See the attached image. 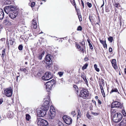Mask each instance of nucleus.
<instances>
[{
    "instance_id": "nucleus-6",
    "label": "nucleus",
    "mask_w": 126,
    "mask_h": 126,
    "mask_svg": "<svg viewBox=\"0 0 126 126\" xmlns=\"http://www.w3.org/2000/svg\"><path fill=\"white\" fill-rule=\"evenodd\" d=\"M50 101V99L49 97H47L44 99L43 104L42 107H44V108L46 109V110H48L49 107Z\"/></svg>"
},
{
    "instance_id": "nucleus-39",
    "label": "nucleus",
    "mask_w": 126,
    "mask_h": 126,
    "mask_svg": "<svg viewBox=\"0 0 126 126\" xmlns=\"http://www.w3.org/2000/svg\"><path fill=\"white\" fill-rule=\"evenodd\" d=\"M58 74L60 77H61L62 75H63V72H59L58 73Z\"/></svg>"
},
{
    "instance_id": "nucleus-21",
    "label": "nucleus",
    "mask_w": 126,
    "mask_h": 126,
    "mask_svg": "<svg viewBox=\"0 0 126 126\" xmlns=\"http://www.w3.org/2000/svg\"><path fill=\"white\" fill-rule=\"evenodd\" d=\"M114 92H118V94H119V93L118 92V91L117 88H113L111 90V91L110 92V93L111 94V93Z\"/></svg>"
},
{
    "instance_id": "nucleus-28",
    "label": "nucleus",
    "mask_w": 126,
    "mask_h": 126,
    "mask_svg": "<svg viewBox=\"0 0 126 126\" xmlns=\"http://www.w3.org/2000/svg\"><path fill=\"white\" fill-rule=\"evenodd\" d=\"M26 119L27 121H29L30 119L31 118V116L28 114H26Z\"/></svg>"
},
{
    "instance_id": "nucleus-2",
    "label": "nucleus",
    "mask_w": 126,
    "mask_h": 126,
    "mask_svg": "<svg viewBox=\"0 0 126 126\" xmlns=\"http://www.w3.org/2000/svg\"><path fill=\"white\" fill-rule=\"evenodd\" d=\"M36 122L38 126H46L48 125L47 121L40 118H37Z\"/></svg>"
},
{
    "instance_id": "nucleus-58",
    "label": "nucleus",
    "mask_w": 126,
    "mask_h": 126,
    "mask_svg": "<svg viewBox=\"0 0 126 126\" xmlns=\"http://www.w3.org/2000/svg\"><path fill=\"white\" fill-rule=\"evenodd\" d=\"M45 52L44 51H43L40 55L41 56H42V57H43L45 54Z\"/></svg>"
},
{
    "instance_id": "nucleus-4",
    "label": "nucleus",
    "mask_w": 126,
    "mask_h": 126,
    "mask_svg": "<svg viewBox=\"0 0 126 126\" xmlns=\"http://www.w3.org/2000/svg\"><path fill=\"white\" fill-rule=\"evenodd\" d=\"M51 56L49 55H47L45 57V63H46V66L48 68L50 67L52 63V61L51 58Z\"/></svg>"
},
{
    "instance_id": "nucleus-63",
    "label": "nucleus",
    "mask_w": 126,
    "mask_h": 126,
    "mask_svg": "<svg viewBox=\"0 0 126 126\" xmlns=\"http://www.w3.org/2000/svg\"><path fill=\"white\" fill-rule=\"evenodd\" d=\"M19 76H17L16 77V81H18V77H19Z\"/></svg>"
},
{
    "instance_id": "nucleus-5",
    "label": "nucleus",
    "mask_w": 126,
    "mask_h": 126,
    "mask_svg": "<svg viewBox=\"0 0 126 126\" xmlns=\"http://www.w3.org/2000/svg\"><path fill=\"white\" fill-rule=\"evenodd\" d=\"M46 109L42 107L37 111V113L39 117H43L46 115V111L48 110H46Z\"/></svg>"
},
{
    "instance_id": "nucleus-62",
    "label": "nucleus",
    "mask_w": 126,
    "mask_h": 126,
    "mask_svg": "<svg viewBox=\"0 0 126 126\" xmlns=\"http://www.w3.org/2000/svg\"><path fill=\"white\" fill-rule=\"evenodd\" d=\"M92 101V102L95 104V106H96V103L95 101H94L93 100Z\"/></svg>"
},
{
    "instance_id": "nucleus-59",
    "label": "nucleus",
    "mask_w": 126,
    "mask_h": 126,
    "mask_svg": "<svg viewBox=\"0 0 126 126\" xmlns=\"http://www.w3.org/2000/svg\"><path fill=\"white\" fill-rule=\"evenodd\" d=\"M95 70H96L98 72L99 71V69L98 68H95Z\"/></svg>"
},
{
    "instance_id": "nucleus-10",
    "label": "nucleus",
    "mask_w": 126,
    "mask_h": 126,
    "mask_svg": "<svg viewBox=\"0 0 126 126\" xmlns=\"http://www.w3.org/2000/svg\"><path fill=\"white\" fill-rule=\"evenodd\" d=\"M52 75L51 74L50 72H47L42 77V79L43 80H48L52 78Z\"/></svg>"
},
{
    "instance_id": "nucleus-19",
    "label": "nucleus",
    "mask_w": 126,
    "mask_h": 126,
    "mask_svg": "<svg viewBox=\"0 0 126 126\" xmlns=\"http://www.w3.org/2000/svg\"><path fill=\"white\" fill-rule=\"evenodd\" d=\"M46 86V90L47 92H49L51 90L52 87L53 86L51 85H45Z\"/></svg>"
},
{
    "instance_id": "nucleus-25",
    "label": "nucleus",
    "mask_w": 126,
    "mask_h": 126,
    "mask_svg": "<svg viewBox=\"0 0 126 126\" xmlns=\"http://www.w3.org/2000/svg\"><path fill=\"white\" fill-rule=\"evenodd\" d=\"M73 87L75 89L76 91V93L78 94L79 93L78 88L76 85H73Z\"/></svg>"
},
{
    "instance_id": "nucleus-34",
    "label": "nucleus",
    "mask_w": 126,
    "mask_h": 126,
    "mask_svg": "<svg viewBox=\"0 0 126 126\" xmlns=\"http://www.w3.org/2000/svg\"><path fill=\"white\" fill-rule=\"evenodd\" d=\"M122 113L124 116H126V113L125 110H122Z\"/></svg>"
},
{
    "instance_id": "nucleus-22",
    "label": "nucleus",
    "mask_w": 126,
    "mask_h": 126,
    "mask_svg": "<svg viewBox=\"0 0 126 126\" xmlns=\"http://www.w3.org/2000/svg\"><path fill=\"white\" fill-rule=\"evenodd\" d=\"M114 108H111V114L112 115H113L114 114L116 113V112L117 111V110L114 109Z\"/></svg>"
},
{
    "instance_id": "nucleus-37",
    "label": "nucleus",
    "mask_w": 126,
    "mask_h": 126,
    "mask_svg": "<svg viewBox=\"0 0 126 126\" xmlns=\"http://www.w3.org/2000/svg\"><path fill=\"white\" fill-rule=\"evenodd\" d=\"M81 43L82 45V46L84 48L85 46V43L84 41H82L81 43Z\"/></svg>"
},
{
    "instance_id": "nucleus-44",
    "label": "nucleus",
    "mask_w": 126,
    "mask_h": 126,
    "mask_svg": "<svg viewBox=\"0 0 126 126\" xmlns=\"http://www.w3.org/2000/svg\"><path fill=\"white\" fill-rule=\"evenodd\" d=\"M81 78H82L83 79H84V78H86L84 74L81 75Z\"/></svg>"
},
{
    "instance_id": "nucleus-43",
    "label": "nucleus",
    "mask_w": 126,
    "mask_h": 126,
    "mask_svg": "<svg viewBox=\"0 0 126 126\" xmlns=\"http://www.w3.org/2000/svg\"><path fill=\"white\" fill-rule=\"evenodd\" d=\"M78 17L79 19V21H82V18H81V16L80 15H78Z\"/></svg>"
},
{
    "instance_id": "nucleus-53",
    "label": "nucleus",
    "mask_w": 126,
    "mask_h": 126,
    "mask_svg": "<svg viewBox=\"0 0 126 126\" xmlns=\"http://www.w3.org/2000/svg\"><path fill=\"white\" fill-rule=\"evenodd\" d=\"M92 18V16H89V19L91 22H92V19H91V18Z\"/></svg>"
},
{
    "instance_id": "nucleus-46",
    "label": "nucleus",
    "mask_w": 126,
    "mask_h": 126,
    "mask_svg": "<svg viewBox=\"0 0 126 126\" xmlns=\"http://www.w3.org/2000/svg\"><path fill=\"white\" fill-rule=\"evenodd\" d=\"M89 46H90V48L91 49H93V47L92 46V45L91 44V43L89 44Z\"/></svg>"
},
{
    "instance_id": "nucleus-11",
    "label": "nucleus",
    "mask_w": 126,
    "mask_h": 126,
    "mask_svg": "<svg viewBox=\"0 0 126 126\" xmlns=\"http://www.w3.org/2000/svg\"><path fill=\"white\" fill-rule=\"evenodd\" d=\"M12 88L11 87H9L7 88L4 91L5 94L8 97L11 96L12 94Z\"/></svg>"
},
{
    "instance_id": "nucleus-36",
    "label": "nucleus",
    "mask_w": 126,
    "mask_h": 126,
    "mask_svg": "<svg viewBox=\"0 0 126 126\" xmlns=\"http://www.w3.org/2000/svg\"><path fill=\"white\" fill-rule=\"evenodd\" d=\"M99 40L100 42L102 43L104 46H105V43L106 42V41H104L103 40H101L100 39H99Z\"/></svg>"
},
{
    "instance_id": "nucleus-64",
    "label": "nucleus",
    "mask_w": 126,
    "mask_h": 126,
    "mask_svg": "<svg viewBox=\"0 0 126 126\" xmlns=\"http://www.w3.org/2000/svg\"><path fill=\"white\" fill-rule=\"evenodd\" d=\"M102 94L103 96L104 97H105V94L104 93V92H103L102 93Z\"/></svg>"
},
{
    "instance_id": "nucleus-47",
    "label": "nucleus",
    "mask_w": 126,
    "mask_h": 126,
    "mask_svg": "<svg viewBox=\"0 0 126 126\" xmlns=\"http://www.w3.org/2000/svg\"><path fill=\"white\" fill-rule=\"evenodd\" d=\"M13 42L14 41H12V40H10V43L11 45H13Z\"/></svg>"
},
{
    "instance_id": "nucleus-49",
    "label": "nucleus",
    "mask_w": 126,
    "mask_h": 126,
    "mask_svg": "<svg viewBox=\"0 0 126 126\" xmlns=\"http://www.w3.org/2000/svg\"><path fill=\"white\" fill-rule=\"evenodd\" d=\"M103 4L101 5V7L102 8V10H103V7H102L104 6V1L103 0Z\"/></svg>"
},
{
    "instance_id": "nucleus-55",
    "label": "nucleus",
    "mask_w": 126,
    "mask_h": 126,
    "mask_svg": "<svg viewBox=\"0 0 126 126\" xmlns=\"http://www.w3.org/2000/svg\"><path fill=\"white\" fill-rule=\"evenodd\" d=\"M109 51L110 52H111L112 51V49L111 47H110L109 49Z\"/></svg>"
},
{
    "instance_id": "nucleus-24",
    "label": "nucleus",
    "mask_w": 126,
    "mask_h": 126,
    "mask_svg": "<svg viewBox=\"0 0 126 126\" xmlns=\"http://www.w3.org/2000/svg\"><path fill=\"white\" fill-rule=\"evenodd\" d=\"M114 6L115 7L118 8L120 7V5L119 3L114 2L113 4Z\"/></svg>"
},
{
    "instance_id": "nucleus-27",
    "label": "nucleus",
    "mask_w": 126,
    "mask_h": 126,
    "mask_svg": "<svg viewBox=\"0 0 126 126\" xmlns=\"http://www.w3.org/2000/svg\"><path fill=\"white\" fill-rule=\"evenodd\" d=\"M5 55V49H4L2 51L1 57L2 58L4 57V56Z\"/></svg>"
},
{
    "instance_id": "nucleus-18",
    "label": "nucleus",
    "mask_w": 126,
    "mask_h": 126,
    "mask_svg": "<svg viewBox=\"0 0 126 126\" xmlns=\"http://www.w3.org/2000/svg\"><path fill=\"white\" fill-rule=\"evenodd\" d=\"M4 16V14L2 9H0V19H2Z\"/></svg>"
},
{
    "instance_id": "nucleus-50",
    "label": "nucleus",
    "mask_w": 126,
    "mask_h": 126,
    "mask_svg": "<svg viewBox=\"0 0 126 126\" xmlns=\"http://www.w3.org/2000/svg\"><path fill=\"white\" fill-rule=\"evenodd\" d=\"M43 57L41 56V55H39V56L38 57V58L40 60H41L42 59V57Z\"/></svg>"
},
{
    "instance_id": "nucleus-3",
    "label": "nucleus",
    "mask_w": 126,
    "mask_h": 126,
    "mask_svg": "<svg viewBox=\"0 0 126 126\" xmlns=\"http://www.w3.org/2000/svg\"><path fill=\"white\" fill-rule=\"evenodd\" d=\"M15 7H16L14 6L9 5L4 7V11L7 14H9L15 11Z\"/></svg>"
},
{
    "instance_id": "nucleus-1",
    "label": "nucleus",
    "mask_w": 126,
    "mask_h": 126,
    "mask_svg": "<svg viewBox=\"0 0 126 126\" xmlns=\"http://www.w3.org/2000/svg\"><path fill=\"white\" fill-rule=\"evenodd\" d=\"M123 117L122 115L120 113L116 112L113 116V120L115 123H117L121 121Z\"/></svg>"
},
{
    "instance_id": "nucleus-52",
    "label": "nucleus",
    "mask_w": 126,
    "mask_h": 126,
    "mask_svg": "<svg viewBox=\"0 0 126 126\" xmlns=\"http://www.w3.org/2000/svg\"><path fill=\"white\" fill-rule=\"evenodd\" d=\"M5 38H2L0 39V40L2 42L5 41Z\"/></svg>"
},
{
    "instance_id": "nucleus-56",
    "label": "nucleus",
    "mask_w": 126,
    "mask_h": 126,
    "mask_svg": "<svg viewBox=\"0 0 126 126\" xmlns=\"http://www.w3.org/2000/svg\"><path fill=\"white\" fill-rule=\"evenodd\" d=\"M71 114L73 115V116H74L75 115V111H73L71 112Z\"/></svg>"
},
{
    "instance_id": "nucleus-48",
    "label": "nucleus",
    "mask_w": 126,
    "mask_h": 126,
    "mask_svg": "<svg viewBox=\"0 0 126 126\" xmlns=\"http://www.w3.org/2000/svg\"><path fill=\"white\" fill-rule=\"evenodd\" d=\"M81 2L82 5L83 7V8H84V3L82 0H81Z\"/></svg>"
},
{
    "instance_id": "nucleus-13",
    "label": "nucleus",
    "mask_w": 126,
    "mask_h": 126,
    "mask_svg": "<svg viewBox=\"0 0 126 126\" xmlns=\"http://www.w3.org/2000/svg\"><path fill=\"white\" fill-rule=\"evenodd\" d=\"M51 118H52L55 116V112L54 109L52 106H51L50 110V113H49Z\"/></svg>"
},
{
    "instance_id": "nucleus-14",
    "label": "nucleus",
    "mask_w": 126,
    "mask_h": 126,
    "mask_svg": "<svg viewBox=\"0 0 126 126\" xmlns=\"http://www.w3.org/2000/svg\"><path fill=\"white\" fill-rule=\"evenodd\" d=\"M111 63L112 65L115 69H116L118 68V66L116 64V60L115 59H113L112 60Z\"/></svg>"
},
{
    "instance_id": "nucleus-33",
    "label": "nucleus",
    "mask_w": 126,
    "mask_h": 126,
    "mask_svg": "<svg viewBox=\"0 0 126 126\" xmlns=\"http://www.w3.org/2000/svg\"><path fill=\"white\" fill-rule=\"evenodd\" d=\"M108 39L109 41L111 42H112L113 40V38L112 37L110 36L108 38Z\"/></svg>"
},
{
    "instance_id": "nucleus-35",
    "label": "nucleus",
    "mask_w": 126,
    "mask_h": 126,
    "mask_svg": "<svg viewBox=\"0 0 126 126\" xmlns=\"http://www.w3.org/2000/svg\"><path fill=\"white\" fill-rule=\"evenodd\" d=\"M87 5L88 7L89 8H90L92 6V4L91 3H90L89 2H88L87 3Z\"/></svg>"
},
{
    "instance_id": "nucleus-16",
    "label": "nucleus",
    "mask_w": 126,
    "mask_h": 126,
    "mask_svg": "<svg viewBox=\"0 0 126 126\" xmlns=\"http://www.w3.org/2000/svg\"><path fill=\"white\" fill-rule=\"evenodd\" d=\"M31 27L34 29H36L37 27V24L36 21L35 19H33L32 20Z\"/></svg>"
},
{
    "instance_id": "nucleus-20",
    "label": "nucleus",
    "mask_w": 126,
    "mask_h": 126,
    "mask_svg": "<svg viewBox=\"0 0 126 126\" xmlns=\"http://www.w3.org/2000/svg\"><path fill=\"white\" fill-rule=\"evenodd\" d=\"M2 2L3 4L5 5L10 4L11 3V1L9 0H3Z\"/></svg>"
},
{
    "instance_id": "nucleus-26",
    "label": "nucleus",
    "mask_w": 126,
    "mask_h": 126,
    "mask_svg": "<svg viewBox=\"0 0 126 126\" xmlns=\"http://www.w3.org/2000/svg\"><path fill=\"white\" fill-rule=\"evenodd\" d=\"M81 116V113L80 110H78V114L77 115V118H80Z\"/></svg>"
},
{
    "instance_id": "nucleus-61",
    "label": "nucleus",
    "mask_w": 126,
    "mask_h": 126,
    "mask_svg": "<svg viewBox=\"0 0 126 126\" xmlns=\"http://www.w3.org/2000/svg\"><path fill=\"white\" fill-rule=\"evenodd\" d=\"M94 66L95 68H97V65L96 64H94Z\"/></svg>"
},
{
    "instance_id": "nucleus-23",
    "label": "nucleus",
    "mask_w": 126,
    "mask_h": 126,
    "mask_svg": "<svg viewBox=\"0 0 126 126\" xmlns=\"http://www.w3.org/2000/svg\"><path fill=\"white\" fill-rule=\"evenodd\" d=\"M76 47L79 49H80L81 50L83 51L84 50V47L82 46L81 47L79 45H76Z\"/></svg>"
},
{
    "instance_id": "nucleus-54",
    "label": "nucleus",
    "mask_w": 126,
    "mask_h": 126,
    "mask_svg": "<svg viewBox=\"0 0 126 126\" xmlns=\"http://www.w3.org/2000/svg\"><path fill=\"white\" fill-rule=\"evenodd\" d=\"M3 99H0V105L3 102Z\"/></svg>"
},
{
    "instance_id": "nucleus-38",
    "label": "nucleus",
    "mask_w": 126,
    "mask_h": 126,
    "mask_svg": "<svg viewBox=\"0 0 126 126\" xmlns=\"http://www.w3.org/2000/svg\"><path fill=\"white\" fill-rule=\"evenodd\" d=\"M23 46L21 45H19L18 47V48L19 50H21L22 49Z\"/></svg>"
},
{
    "instance_id": "nucleus-12",
    "label": "nucleus",
    "mask_w": 126,
    "mask_h": 126,
    "mask_svg": "<svg viewBox=\"0 0 126 126\" xmlns=\"http://www.w3.org/2000/svg\"><path fill=\"white\" fill-rule=\"evenodd\" d=\"M18 13L16 10L14 11V12L9 14V16L11 19H14L17 16Z\"/></svg>"
},
{
    "instance_id": "nucleus-9",
    "label": "nucleus",
    "mask_w": 126,
    "mask_h": 126,
    "mask_svg": "<svg viewBox=\"0 0 126 126\" xmlns=\"http://www.w3.org/2000/svg\"><path fill=\"white\" fill-rule=\"evenodd\" d=\"M63 119L65 123L67 124L70 125L72 123V119L70 117L67 115L63 116Z\"/></svg>"
},
{
    "instance_id": "nucleus-29",
    "label": "nucleus",
    "mask_w": 126,
    "mask_h": 126,
    "mask_svg": "<svg viewBox=\"0 0 126 126\" xmlns=\"http://www.w3.org/2000/svg\"><path fill=\"white\" fill-rule=\"evenodd\" d=\"M99 86L100 88V89L101 90L102 93L103 92H104V90L102 86V84L101 83H99Z\"/></svg>"
},
{
    "instance_id": "nucleus-8",
    "label": "nucleus",
    "mask_w": 126,
    "mask_h": 126,
    "mask_svg": "<svg viewBox=\"0 0 126 126\" xmlns=\"http://www.w3.org/2000/svg\"><path fill=\"white\" fill-rule=\"evenodd\" d=\"M123 106L121 103L117 101H115L112 102L110 105L111 108H114L115 107L122 108Z\"/></svg>"
},
{
    "instance_id": "nucleus-41",
    "label": "nucleus",
    "mask_w": 126,
    "mask_h": 126,
    "mask_svg": "<svg viewBox=\"0 0 126 126\" xmlns=\"http://www.w3.org/2000/svg\"><path fill=\"white\" fill-rule=\"evenodd\" d=\"M82 30V28L81 26H79L77 30L78 31H81Z\"/></svg>"
},
{
    "instance_id": "nucleus-17",
    "label": "nucleus",
    "mask_w": 126,
    "mask_h": 126,
    "mask_svg": "<svg viewBox=\"0 0 126 126\" xmlns=\"http://www.w3.org/2000/svg\"><path fill=\"white\" fill-rule=\"evenodd\" d=\"M55 82H54V80L53 79L50 81H49L47 82L46 84H45V85H52V86H54L55 85Z\"/></svg>"
},
{
    "instance_id": "nucleus-7",
    "label": "nucleus",
    "mask_w": 126,
    "mask_h": 126,
    "mask_svg": "<svg viewBox=\"0 0 126 126\" xmlns=\"http://www.w3.org/2000/svg\"><path fill=\"white\" fill-rule=\"evenodd\" d=\"M89 95L88 91L86 89H83L80 92V96L83 98H85Z\"/></svg>"
},
{
    "instance_id": "nucleus-42",
    "label": "nucleus",
    "mask_w": 126,
    "mask_h": 126,
    "mask_svg": "<svg viewBox=\"0 0 126 126\" xmlns=\"http://www.w3.org/2000/svg\"><path fill=\"white\" fill-rule=\"evenodd\" d=\"M35 3L34 2H32L31 3V6L32 7H33L35 5Z\"/></svg>"
},
{
    "instance_id": "nucleus-51",
    "label": "nucleus",
    "mask_w": 126,
    "mask_h": 126,
    "mask_svg": "<svg viewBox=\"0 0 126 126\" xmlns=\"http://www.w3.org/2000/svg\"><path fill=\"white\" fill-rule=\"evenodd\" d=\"M99 104H101L102 103L101 102L99 99L97 100Z\"/></svg>"
},
{
    "instance_id": "nucleus-32",
    "label": "nucleus",
    "mask_w": 126,
    "mask_h": 126,
    "mask_svg": "<svg viewBox=\"0 0 126 126\" xmlns=\"http://www.w3.org/2000/svg\"><path fill=\"white\" fill-rule=\"evenodd\" d=\"M88 64L87 63L85 64H84L82 67V69L84 70L88 66Z\"/></svg>"
},
{
    "instance_id": "nucleus-45",
    "label": "nucleus",
    "mask_w": 126,
    "mask_h": 126,
    "mask_svg": "<svg viewBox=\"0 0 126 126\" xmlns=\"http://www.w3.org/2000/svg\"><path fill=\"white\" fill-rule=\"evenodd\" d=\"M92 114L93 115H97L98 114L96 112H92Z\"/></svg>"
},
{
    "instance_id": "nucleus-40",
    "label": "nucleus",
    "mask_w": 126,
    "mask_h": 126,
    "mask_svg": "<svg viewBox=\"0 0 126 126\" xmlns=\"http://www.w3.org/2000/svg\"><path fill=\"white\" fill-rule=\"evenodd\" d=\"M83 79L84 80V81L85 82L87 85L88 86V83L87 80V79H86V78H84V79Z\"/></svg>"
},
{
    "instance_id": "nucleus-31",
    "label": "nucleus",
    "mask_w": 126,
    "mask_h": 126,
    "mask_svg": "<svg viewBox=\"0 0 126 126\" xmlns=\"http://www.w3.org/2000/svg\"><path fill=\"white\" fill-rule=\"evenodd\" d=\"M87 117L89 119H91L92 116L91 115L89 114V112H88L86 115Z\"/></svg>"
},
{
    "instance_id": "nucleus-15",
    "label": "nucleus",
    "mask_w": 126,
    "mask_h": 126,
    "mask_svg": "<svg viewBox=\"0 0 126 126\" xmlns=\"http://www.w3.org/2000/svg\"><path fill=\"white\" fill-rule=\"evenodd\" d=\"M119 126H126V117L123 118L122 121L119 124Z\"/></svg>"
},
{
    "instance_id": "nucleus-60",
    "label": "nucleus",
    "mask_w": 126,
    "mask_h": 126,
    "mask_svg": "<svg viewBox=\"0 0 126 126\" xmlns=\"http://www.w3.org/2000/svg\"><path fill=\"white\" fill-rule=\"evenodd\" d=\"M101 81L102 82V84H104V79H101Z\"/></svg>"
},
{
    "instance_id": "nucleus-30",
    "label": "nucleus",
    "mask_w": 126,
    "mask_h": 126,
    "mask_svg": "<svg viewBox=\"0 0 126 126\" xmlns=\"http://www.w3.org/2000/svg\"><path fill=\"white\" fill-rule=\"evenodd\" d=\"M20 70L21 71H23L24 72V73L26 74H28V72H27V70L26 68L21 69H20Z\"/></svg>"
},
{
    "instance_id": "nucleus-57",
    "label": "nucleus",
    "mask_w": 126,
    "mask_h": 126,
    "mask_svg": "<svg viewBox=\"0 0 126 126\" xmlns=\"http://www.w3.org/2000/svg\"><path fill=\"white\" fill-rule=\"evenodd\" d=\"M88 60L87 57H85L84 58V60L85 61H87Z\"/></svg>"
}]
</instances>
